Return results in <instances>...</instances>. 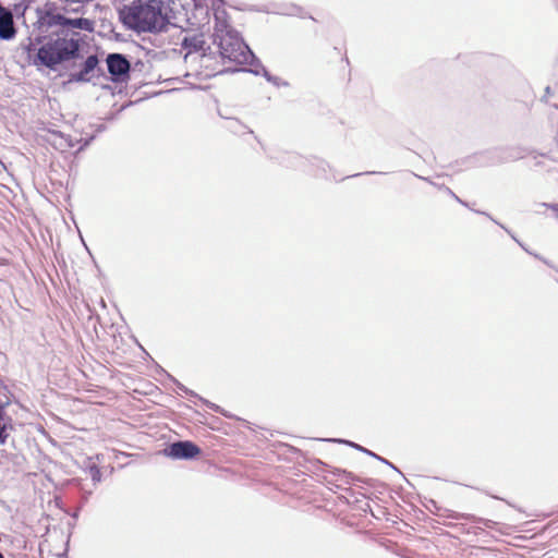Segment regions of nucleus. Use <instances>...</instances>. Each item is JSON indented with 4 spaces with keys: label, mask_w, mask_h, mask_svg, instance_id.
<instances>
[{
    "label": "nucleus",
    "mask_w": 558,
    "mask_h": 558,
    "mask_svg": "<svg viewBox=\"0 0 558 558\" xmlns=\"http://www.w3.org/2000/svg\"><path fill=\"white\" fill-rule=\"evenodd\" d=\"M120 19L126 28L137 33L161 31L167 22L160 0H135L120 10Z\"/></svg>",
    "instance_id": "obj_1"
},
{
    "label": "nucleus",
    "mask_w": 558,
    "mask_h": 558,
    "mask_svg": "<svg viewBox=\"0 0 558 558\" xmlns=\"http://www.w3.org/2000/svg\"><path fill=\"white\" fill-rule=\"evenodd\" d=\"M80 40L68 36L49 37L44 40L33 57V64L54 70L57 65L76 59Z\"/></svg>",
    "instance_id": "obj_2"
},
{
    "label": "nucleus",
    "mask_w": 558,
    "mask_h": 558,
    "mask_svg": "<svg viewBox=\"0 0 558 558\" xmlns=\"http://www.w3.org/2000/svg\"><path fill=\"white\" fill-rule=\"evenodd\" d=\"M108 71L114 82H124L129 77L130 62L120 53H111L107 57Z\"/></svg>",
    "instance_id": "obj_3"
},
{
    "label": "nucleus",
    "mask_w": 558,
    "mask_h": 558,
    "mask_svg": "<svg viewBox=\"0 0 558 558\" xmlns=\"http://www.w3.org/2000/svg\"><path fill=\"white\" fill-rule=\"evenodd\" d=\"M201 453L199 447L192 441H178L169 447V454L175 459H192Z\"/></svg>",
    "instance_id": "obj_4"
},
{
    "label": "nucleus",
    "mask_w": 558,
    "mask_h": 558,
    "mask_svg": "<svg viewBox=\"0 0 558 558\" xmlns=\"http://www.w3.org/2000/svg\"><path fill=\"white\" fill-rule=\"evenodd\" d=\"M98 58L95 54L88 56L82 65V69L73 74V80L76 82H88L90 80V73L97 68Z\"/></svg>",
    "instance_id": "obj_5"
},
{
    "label": "nucleus",
    "mask_w": 558,
    "mask_h": 558,
    "mask_svg": "<svg viewBox=\"0 0 558 558\" xmlns=\"http://www.w3.org/2000/svg\"><path fill=\"white\" fill-rule=\"evenodd\" d=\"M15 28L13 25V17L10 12H4L0 16V38L10 39L14 36Z\"/></svg>",
    "instance_id": "obj_6"
},
{
    "label": "nucleus",
    "mask_w": 558,
    "mask_h": 558,
    "mask_svg": "<svg viewBox=\"0 0 558 558\" xmlns=\"http://www.w3.org/2000/svg\"><path fill=\"white\" fill-rule=\"evenodd\" d=\"M205 40L202 35H192L184 37L182 47L186 50V54L204 50Z\"/></svg>",
    "instance_id": "obj_7"
},
{
    "label": "nucleus",
    "mask_w": 558,
    "mask_h": 558,
    "mask_svg": "<svg viewBox=\"0 0 558 558\" xmlns=\"http://www.w3.org/2000/svg\"><path fill=\"white\" fill-rule=\"evenodd\" d=\"M60 25L62 26H69L73 28H80L84 31H93V22L88 19L78 17V19H68V17H60L59 21Z\"/></svg>",
    "instance_id": "obj_8"
},
{
    "label": "nucleus",
    "mask_w": 558,
    "mask_h": 558,
    "mask_svg": "<svg viewBox=\"0 0 558 558\" xmlns=\"http://www.w3.org/2000/svg\"><path fill=\"white\" fill-rule=\"evenodd\" d=\"M61 146L60 147H54L56 149H60L61 151H64L66 150V148H70V147H73L72 143L71 142H60Z\"/></svg>",
    "instance_id": "obj_9"
},
{
    "label": "nucleus",
    "mask_w": 558,
    "mask_h": 558,
    "mask_svg": "<svg viewBox=\"0 0 558 558\" xmlns=\"http://www.w3.org/2000/svg\"><path fill=\"white\" fill-rule=\"evenodd\" d=\"M338 54H339V57H340V61H341V63H344V64H347V65H348V63H349L348 58L342 53V51H341V50H339V51H338Z\"/></svg>",
    "instance_id": "obj_10"
},
{
    "label": "nucleus",
    "mask_w": 558,
    "mask_h": 558,
    "mask_svg": "<svg viewBox=\"0 0 558 558\" xmlns=\"http://www.w3.org/2000/svg\"><path fill=\"white\" fill-rule=\"evenodd\" d=\"M4 12H7V11H5V10L3 9V7L0 4V16H1Z\"/></svg>",
    "instance_id": "obj_11"
},
{
    "label": "nucleus",
    "mask_w": 558,
    "mask_h": 558,
    "mask_svg": "<svg viewBox=\"0 0 558 558\" xmlns=\"http://www.w3.org/2000/svg\"><path fill=\"white\" fill-rule=\"evenodd\" d=\"M0 558H3L2 554L0 553Z\"/></svg>",
    "instance_id": "obj_12"
}]
</instances>
